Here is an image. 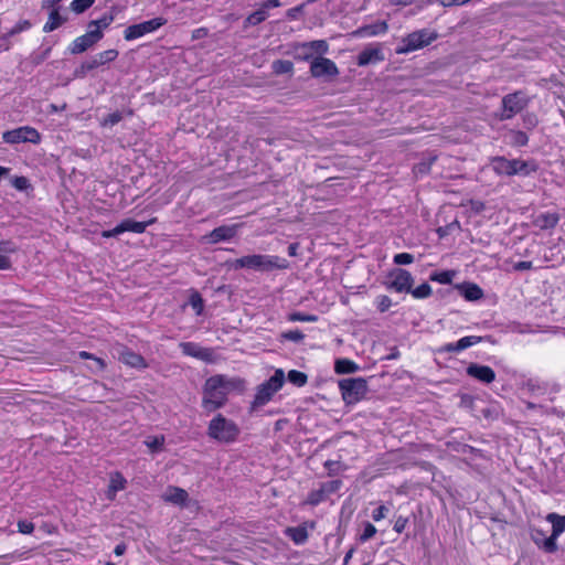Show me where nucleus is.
Instances as JSON below:
<instances>
[{"instance_id": "1", "label": "nucleus", "mask_w": 565, "mask_h": 565, "mask_svg": "<svg viewBox=\"0 0 565 565\" xmlns=\"http://www.w3.org/2000/svg\"><path fill=\"white\" fill-rule=\"evenodd\" d=\"M246 382L238 376L216 374L206 379L202 387V407L212 413L222 408L227 403V396L232 392L245 391Z\"/></svg>"}, {"instance_id": "2", "label": "nucleus", "mask_w": 565, "mask_h": 565, "mask_svg": "<svg viewBox=\"0 0 565 565\" xmlns=\"http://www.w3.org/2000/svg\"><path fill=\"white\" fill-rule=\"evenodd\" d=\"M231 267L235 270L247 268L269 273L277 269H287L289 262L276 255L253 254L235 259L232 262Z\"/></svg>"}, {"instance_id": "3", "label": "nucleus", "mask_w": 565, "mask_h": 565, "mask_svg": "<svg viewBox=\"0 0 565 565\" xmlns=\"http://www.w3.org/2000/svg\"><path fill=\"white\" fill-rule=\"evenodd\" d=\"M241 435L238 425L222 414H216L209 423L207 436L221 444H233Z\"/></svg>"}, {"instance_id": "4", "label": "nucleus", "mask_w": 565, "mask_h": 565, "mask_svg": "<svg viewBox=\"0 0 565 565\" xmlns=\"http://www.w3.org/2000/svg\"><path fill=\"white\" fill-rule=\"evenodd\" d=\"M284 382L285 373L281 369H277L267 381L257 386L249 411L255 412L259 407L269 403L273 396L282 387Z\"/></svg>"}, {"instance_id": "5", "label": "nucleus", "mask_w": 565, "mask_h": 565, "mask_svg": "<svg viewBox=\"0 0 565 565\" xmlns=\"http://www.w3.org/2000/svg\"><path fill=\"white\" fill-rule=\"evenodd\" d=\"M438 38L437 32L422 29L409 33L402 40V43L395 49L397 54L409 53L429 45Z\"/></svg>"}, {"instance_id": "6", "label": "nucleus", "mask_w": 565, "mask_h": 565, "mask_svg": "<svg viewBox=\"0 0 565 565\" xmlns=\"http://www.w3.org/2000/svg\"><path fill=\"white\" fill-rule=\"evenodd\" d=\"M118 55L119 52L115 49H109L99 52L94 56L87 58L78 67H76L74 71V76L77 78H84L87 76L89 72L115 61L118 57Z\"/></svg>"}, {"instance_id": "7", "label": "nucleus", "mask_w": 565, "mask_h": 565, "mask_svg": "<svg viewBox=\"0 0 565 565\" xmlns=\"http://www.w3.org/2000/svg\"><path fill=\"white\" fill-rule=\"evenodd\" d=\"M530 98L521 90L508 94L502 98V111L499 116L501 120L513 118L527 107Z\"/></svg>"}, {"instance_id": "8", "label": "nucleus", "mask_w": 565, "mask_h": 565, "mask_svg": "<svg viewBox=\"0 0 565 565\" xmlns=\"http://www.w3.org/2000/svg\"><path fill=\"white\" fill-rule=\"evenodd\" d=\"M342 398L347 404H355L366 393L367 386L363 379H343L339 382Z\"/></svg>"}, {"instance_id": "9", "label": "nucleus", "mask_w": 565, "mask_h": 565, "mask_svg": "<svg viewBox=\"0 0 565 565\" xmlns=\"http://www.w3.org/2000/svg\"><path fill=\"white\" fill-rule=\"evenodd\" d=\"M2 139L7 143L15 145L21 142H30L38 145L41 142V134L33 127L22 126L2 134Z\"/></svg>"}, {"instance_id": "10", "label": "nucleus", "mask_w": 565, "mask_h": 565, "mask_svg": "<svg viewBox=\"0 0 565 565\" xmlns=\"http://www.w3.org/2000/svg\"><path fill=\"white\" fill-rule=\"evenodd\" d=\"M167 23V19L158 17L141 23L132 24L126 28L124 38L126 41H132L148 33L154 32Z\"/></svg>"}, {"instance_id": "11", "label": "nucleus", "mask_w": 565, "mask_h": 565, "mask_svg": "<svg viewBox=\"0 0 565 565\" xmlns=\"http://www.w3.org/2000/svg\"><path fill=\"white\" fill-rule=\"evenodd\" d=\"M341 487L342 481L340 479L322 482L318 489H313L308 493L305 503L311 507H317L321 502L326 501L329 495L338 492Z\"/></svg>"}, {"instance_id": "12", "label": "nucleus", "mask_w": 565, "mask_h": 565, "mask_svg": "<svg viewBox=\"0 0 565 565\" xmlns=\"http://www.w3.org/2000/svg\"><path fill=\"white\" fill-rule=\"evenodd\" d=\"M157 218L152 217L147 222H137L131 218H126L121 221L116 227L113 230H107L102 232V236L105 238L118 236L125 232H132L137 234L143 233L149 225L156 223Z\"/></svg>"}, {"instance_id": "13", "label": "nucleus", "mask_w": 565, "mask_h": 565, "mask_svg": "<svg viewBox=\"0 0 565 565\" xmlns=\"http://www.w3.org/2000/svg\"><path fill=\"white\" fill-rule=\"evenodd\" d=\"M104 38L100 30L89 29L85 34L76 38L70 45L68 50L72 54H81L93 47Z\"/></svg>"}, {"instance_id": "14", "label": "nucleus", "mask_w": 565, "mask_h": 565, "mask_svg": "<svg viewBox=\"0 0 565 565\" xmlns=\"http://www.w3.org/2000/svg\"><path fill=\"white\" fill-rule=\"evenodd\" d=\"M179 348L184 355L198 359L205 363H214L216 360L215 351L212 348H204L195 342H181L179 343Z\"/></svg>"}, {"instance_id": "15", "label": "nucleus", "mask_w": 565, "mask_h": 565, "mask_svg": "<svg viewBox=\"0 0 565 565\" xmlns=\"http://www.w3.org/2000/svg\"><path fill=\"white\" fill-rule=\"evenodd\" d=\"M546 520L552 523V534L544 541L545 552L555 553L557 551L556 540L565 531V515L550 513Z\"/></svg>"}, {"instance_id": "16", "label": "nucleus", "mask_w": 565, "mask_h": 565, "mask_svg": "<svg viewBox=\"0 0 565 565\" xmlns=\"http://www.w3.org/2000/svg\"><path fill=\"white\" fill-rule=\"evenodd\" d=\"M310 73L313 77L317 78L335 77L339 74V70L332 60L318 56L311 61Z\"/></svg>"}, {"instance_id": "17", "label": "nucleus", "mask_w": 565, "mask_h": 565, "mask_svg": "<svg viewBox=\"0 0 565 565\" xmlns=\"http://www.w3.org/2000/svg\"><path fill=\"white\" fill-rule=\"evenodd\" d=\"M114 351L117 354V359L121 363H124L130 367H135V369L148 367V364L142 355L134 352L131 349H129L128 347H126L124 344L115 345Z\"/></svg>"}, {"instance_id": "18", "label": "nucleus", "mask_w": 565, "mask_h": 565, "mask_svg": "<svg viewBox=\"0 0 565 565\" xmlns=\"http://www.w3.org/2000/svg\"><path fill=\"white\" fill-rule=\"evenodd\" d=\"M414 278L412 274L405 269L391 270V288L397 292H408L412 290Z\"/></svg>"}, {"instance_id": "19", "label": "nucleus", "mask_w": 565, "mask_h": 565, "mask_svg": "<svg viewBox=\"0 0 565 565\" xmlns=\"http://www.w3.org/2000/svg\"><path fill=\"white\" fill-rule=\"evenodd\" d=\"M238 228V224L222 225L205 235L203 239L209 244H217L220 242L230 241L236 236Z\"/></svg>"}, {"instance_id": "20", "label": "nucleus", "mask_w": 565, "mask_h": 565, "mask_svg": "<svg viewBox=\"0 0 565 565\" xmlns=\"http://www.w3.org/2000/svg\"><path fill=\"white\" fill-rule=\"evenodd\" d=\"M493 172L498 175H515V159L509 160L503 156H497L490 159Z\"/></svg>"}, {"instance_id": "21", "label": "nucleus", "mask_w": 565, "mask_h": 565, "mask_svg": "<svg viewBox=\"0 0 565 565\" xmlns=\"http://www.w3.org/2000/svg\"><path fill=\"white\" fill-rule=\"evenodd\" d=\"M467 374L482 383H492L495 380V372L488 365L470 363L467 367Z\"/></svg>"}, {"instance_id": "22", "label": "nucleus", "mask_w": 565, "mask_h": 565, "mask_svg": "<svg viewBox=\"0 0 565 565\" xmlns=\"http://www.w3.org/2000/svg\"><path fill=\"white\" fill-rule=\"evenodd\" d=\"M300 50L302 52V58L308 61L313 58V54H326L329 51V45L326 40H315L310 42H305L300 45Z\"/></svg>"}, {"instance_id": "23", "label": "nucleus", "mask_w": 565, "mask_h": 565, "mask_svg": "<svg viewBox=\"0 0 565 565\" xmlns=\"http://www.w3.org/2000/svg\"><path fill=\"white\" fill-rule=\"evenodd\" d=\"M385 56L383 51L377 46H367L358 55V65L365 66L384 61Z\"/></svg>"}, {"instance_id": "24", "label": "nucleus", "mask_w": 565, "mask_h": 565, "mask_svg": "<svg viewBox=\"0 0 565 565\" xmlns=\"http://www.w3.org/2000/svg\"><path fill=\"white\" fill-rule=\"evenodd\" d=\"M481 341H482V338L478 337V335L463 337L455 343L445 344L440 349V352H449V353L460 352V351L466 350Z\"/></svg>"}, {"instance_id": "25", "label": "nucleus", "mask_w": 565, "mask_h": 565, "mask_svg": "<svg viewBox=\"0 0 565 565\" xmlns=\"http://www.w3.org/2000/svg\"><path fill=\"white\" fill-rule=\"evenodd\" d=\"M162 499L166 502H170L177 505L184 507L186 505V501L189 499L188 492L179 487L169 486L166 492L162 495Z\"/></svg>"}, {"instance_id": "26", "label": "nucleus", "mask_w": 565, "mask_h": 565, "mask_svg": "<svg viewBox=\"0 0 565 565\" xmlns=\"http://www.w3.org/2000/svg\"><path fill=\"white\" fill-rule=\"evenodd\" d=\"M559 222V215L557 213H540L534 216L533 225L539 227L540 230H552Z\"/></svg>"}, {"instance_id": "27", "label": "nucleus", "mask_w": 565, "mask_h": 565, "mask_svg": "<svg viewBox=\"0 0 565 565\" xmlns=\"http://www.w3.org/2000/svg\"><path fill=\"white\" fill-rule=\"evenodd\" d=\"M285 534L289 537L296 545H302L308 540V530L306 525H298L292 527H287L285 530Z\"/></svg>"}, {"instance_id": "28", "label": "nucleus", "mask_w": 565, "mask_h": 565, "mask_svg": "<svg viewBox=\"0 0 565 565\" xmlns=\"http://www.w3.org/2000/svg\"><path fill=\"white\" fill-rule=\"evenodd\" d=\"M437 160V156L434 154V153H427L425 157H423V159L417 163L415 164V167L413 168V171L415 173V175L418 178V177H423L427 173L430 172V169H431V166L435 163V161Z\"/></svg>"}, {"instance_id": "29", "label": "nucleus", "mask_w": 565, "mask_h": 565, "mask_svg": "<svg viewBox=\"0 0 565 565\" xmlns=\"http://www.w3.org/2000/svg\"><path fill=\"white\" fill-rule=\"evenodd\" d=\"M51 12L49 14V20L43 26V32L50 33L57 28H60L63 23L66 22V18L60 14L58 8H51Z\"/></svg>"}, {"instance_id": "30", "label": "nucleus", "mask_w": 565, "mask_h": 565, "mask_svg": "<svg viewBox=\"0 0 565 565\" xmlns=\"http://www.w3.org/2000/svg\"><path fill=\"white\" fill-rule=\"evenodd\" d=\"M539 170V166L534 160H521L515 159V174L520 175H530L533 172H536Z\"/></svg>"}, {"instance_id": "31", "label": "nucleus", "mask_w": 565, "mask_h": 565, "mask_svg": "<svg viewBox=\"0 0 565 565\" xmlns=\"http://www.w3.org/2000/svg\"><path fill=\"white\" fill-rule=\"evenodd\" d=\"M359 366L349 359H338L334 363V371L338 374H351L356 372Z\"/></svg>"}, {"instance_id": "32", "label": "nucleus", "mask_w": 565, "mask_h": 565, "mask_svg": "<svg viewBox=\"0 0 565 565\" xmlns=\"http://www.w3.org/2000/svg\"><path fill=\"white\" fill-rule=\"evenodd\" d=\"M483 296L482 289L476 284H467L463 286V297L469 301L481 299Z\"/></svg>"}, {"instance_id": "33", "label": "nucleus", "mask_w": 565, "mask_h": 565, "mask_svg": "<svg viewBox=\"0 0 565 565\" xmlns=\"http://www.w3.org/2000/svg\"><path fill=\"white\" fill-rule=\"evenodd\" d=\"M114 19V14H104L100 19L90 21L88 29L100 30L103 32L104 29H107L113 23Z\"/></svg>"}, {"instance_id": "34", "label": "nucleus", "mask_w": 565, "mask_h": 565, "mask_svg": "<svg viewBox=\"0 0 565 565\" xmlns=\"http://www.w3.org/2000/svg\"><path fill=\"white\" fill-rule=\"evenodd\" d=\"M267 17H268L267 11L260 6V8L257 11L250 13L246 18L245 24L246 25H257V24L264 22L267 19Z\"/></svg>"}, {"instance_id": "35", "label": "nucleus", "mask_w": 565, "mask_h": 565, "mask_svg": "<svg viewBox=\"0 0 565 565\" xmlns=\"http://www.w3.org/2000/svg\"><path fill=\"white\" fill-rule=\"evenodd\" d=\"M529 142L527 135L522 130L510 131V143L514 147H524Z\"/></svg>"}, {"instance_id": "36", "label": "nucleus", "mask_w": 565, "mask_h": 565, "mask_svg": "<svg viewBox=\"0 0 565 565\" xmlns=\"http://www.w3.org/2000/svg\"><path fill=\"white\" fill-rule=\"evenodd\" d=\"M287 320L290 322H316L318 321V316L310 315V313H303L300 311L290 312L287 316Z\"/></svg>"}, {"instance_id": "37", "label": "nucleus", "mask_w": 565, "mask_h": 565, "mask_svg": "<svg viewBox=\"0 0 565 565\" xmlns=\"http://www.w3.org/2000/svg\"><path fill=\"white\" fill-rule=\"evenodd\" d=\"M127 480L122 476V473L116 471L110 475L109 484L111 487V491H120L126 488Z\"/></svg>"}, {"instance_id": "38", "label": "nucleus", "mask_w": 565, "mask_h": 565, "mask_svg": "<svg viewBox=\"0 0 565 565\" xmlns=\"http://www.w3.org/2000/svg\"><path fill=\"white\" fill-rule=\"evenodd\" d=\"M287 379L291 384H294L298 387L306 385V383L308 381L307 374H305L303 372L297 371V370L289 371Z\"/></svg>"}, {"instance_id": "39", "label": "nucleus", "mask_w": 565, "mask_h": 565, "mask_svg": "<svg viewBox=\"0 0 565 565\" xmlns=\"http://www.w3.org/2000/svg\"><path fill=\"white\" fill-rule=\"evenodd\" d=\"M294 70V64L288 60H277L273 63V71L276 74H287L291 73Z\"/></svg>"}, {"instance_id": "40", "label": "nucleus", "mask_w": 565, "mask_h": 565, "mask_svg": "<svg viewBox=\"0 0 565 565\" xmlns=\"http://www.w3.org/2000/svg\"><path fill=\"white\" fill-rule=\"evenodd\" d=\"M416 299H425L431 295V287L427 282H423L417 288H413L408 291Z\"/></svg>"}, {"instance_id": "41", "label": "nucleus", "mask_w": 565, "mask_h": 565, "mask_svg": "<svg viewBox=\"0 0 565 565\" xmlns=\"http://www.w3.org/2000/svg\"><path fill=\"white\" fill-rule=\"evenodd\" d=\"M95 0H73L71 2V10L77 14L85 12L94 4Z\"/></svg>"}, {"instance_id": "42", "label": "nucleus", "mask_w": 565, "mask_h": 565, "mask_svg": "<svg viewBox=\"0 0 565 565\" xmlns=\"http://www.w3.org/2000/svg\"><path fill=\"white\" fill-rule=\"evenodd\" d=\"M454 273L450 270H443L430 275V280L439 284H450L452 281Z\"/></svg>"}, {"instance_id": "43", "label": "nucleus", "mask_w": 565, "mask_h": 565, "mask_svg": "<svg viewBox=\"0 0 565 565\" xmlns=\"http://www.w3.org/2000/svg\"><path fill=\"white\" fill-rule=\"evenodd\" d=\"M31 28L29 20L19 21L3 38L4 40Z\"/></svg>"}, {"instance_id": "44", "label": "nucleus", "mask_w": 565, "mask_h": 565, "mask_svg": "<svg viewBox=\"0 0 565 565\" xmlns=\"http://www.w3.org/2000/svg\"><path fill=\"white\" fill-rule=\"evenodd\" d=\"M121 119H122V114L117 110L115 113L109 114L105 118H103V120L100 121V125L103 127H107V126L113 127V126L117 125Z\"/></svg>"}, {"instance_id": "45", "label": "nucleus", "mask_w": 565, "mask_h": 565, "mask_svg": "<svg viewBox=\"0 0 565 565\" xmlns=\"http://www.w3.org/2000/svg\"><path fill=\"white\" fill-rule=\"evenodd\" d=\"M281 339L292 341V342H300L305 339V334L296 329V330H289L281 333Z\"/></svg>"}, {"instance_id": "46", "label": "nucleus", "mask_w": 565, "mask_h": 565, "mask_svg": "<svg viewBox=\"0 0 565 565\" xmlns=\"http://www.w3.org/2000/svg\"><path fill=\"white\" fill-rule=\"evenodd\" d=\"M375 533H376L375 526L367 522V523H365L362 533H360V535H359V541L364 543V542L369 541L370 539H372L375 535Z\"/></svg>"}, {"instance_id": "47", "label": "nucleus", "mask_w": 565, "mask_h": 565, "mask_svg": "<svg viewBox=\"0 0 565 565\" xmlns=\"http://www.w3.org/2000/svg\"><path fill=\"white\" fill-rule=\"evenodd\" d=\"M531 539L537 547L545 551L544 541L547 537H545V533L542 530H539V529L532 530Z\"/></svg>"}, {"instance_id": "48", "label": "nucleus", "mask_w": 565, "mask_h": 565, "mask_svg": "<svg viewBox=\"0 0 565 565\" xmlns=\"http://www.w3.org/2000/svg\"><path fill=\"white\" fill-rule=\"evenodd\" d=\"M145 444H146V446L150 450L158 451V450H160L163 447L164 437L163 436H161V437H153V438L147 439L145 441Z\"/></svg>"}, {"instance_id": "49", "label": "nucleus", "mask_w": 565, "mask_h": 565, "mask_svg": "<svg viewBox=\"0 0 565 565\" xmlns=\"http://www.w3.org/2000/svg\"><path fill=\"white\" fill-rule=\"evenodd\" d=\"M393 260L397 265H408L414 262V255L409 253L396 254Z\"/></svg>"}, {"instance_id": "50", "label": "nucleus", "mask_w": 565, "mask_h": 565, "mask_svg": "<svg viewBox=\"0 0 565 565\" xmlns=\"http://www.w3.org/2000/svg\"><path fill=\"white\" fill-rule=\"evenodd\" d=\"M454 228H460V224L458 221L451 222L446 226H440L437 228V234L440 238L447 236Z\"/></svg>"}, {"instance_id": "51", "label": "nucleus", "mask_w": 565, "mask_h": 565, "mask_svg": "<svg viewBox=\"0 0 565 565\" xmlns=\"http://www.w3.org/2000/svg\"><path fill=\"white\" fill-rule=\"evenodd\" d=\"M18 531L22 534H31L34 531V524L26 520L18 521Z\"/></svg>"}, {"instance_id": "52", "label": "nucleus", "mask_w": 565, "mask_h": 565, "mask_svg": "<svg viewBox=\"0 0 565 565\" xmlns=\"http://www.w3.org/2000/svg\"><path fill=\"white\" fill-rule=\"evenodd\" d=\"M12 185L19 191H24L30 186V183L25 177H15L12 180Z\"/></svg>"}, {"instance_id": "53", "label": "nucleus", "mask_w": 565, "mask_h": 565, "mask_svg": "<svg viewBox=\"0 0 565 565\" xmlns=\"http://www.w3.org/2000/svg\"><path fill=\"white\" fill-rule=\"evenodd\" d=\"M79 356H81L82 359H85V360H87V359H92V360H94V361L98 364V366H99V369H100V370H104V369L106 367V363L104 362V360H103V359L97 358V356H95L94 354H92V353H89V352L81 351V352H79Z\"/></svg>"}, {"instance_id": "54", "label": "nucleus", "mask_w": 565, "mask_h": 565, "mask_svg": "<svg viewBox=\"0 0 565 565\" xmlns=\"http://www.w3.org/2000/svg\"><path fill=\"white\" fill-rule=\"evenodd\" d=\"M324 468L328 470L329 476H334L339 472L340 462L334 460H327L324 462Z\"/></svg>"}, {"instance_id": "55", "label": "nucleus", "mask_w": 565, "mask_h": 565, "mask_svg": "<svg viewBox=\"0 0 565 565\" xmlns=\"http://www.w3.org/2000/svg\"><path fill=\"white\" fill-rule=\"evenodd\" d=\"M191 305L193 309L196 310V313H201L203 310V300L200 295H195L191 298Z\"/></svg>"}, {"instance_id": "56", "label": "nucleus", "mask_w": 565, "mask_h": 565, "mask_svg": "<svg viewBox=\"0 0 565 565\" xmlns=\"http://www.w3.org/2000/svg\"><path fill=\"white\" fill-rule=\"evenodd\" d=\"M385 511H386L385 505H380L376 509H374L373 512H372L373 520L374 521H380V520L384 519L385 518Z\"/></svg>"}, {"instance_id": "57", "label": "nucleus", "mask_w": 565, "mask_h": 565, "mask_svg": "<svg viewBox=\"0 0 565 565\" xmlns=\"http://www.w3.org/2000/svg\"><path fill=\"white\" fill-rule=\"evenodd\" d=\"M523 121L527 128H534L537 125V118L533 114H526L523 117Z\"/></svg>"}, {"instance_id": "58", "label": "nucleus", "mask_w": 565, "mask_h": 565, "mask_svg": "<svg viewBox=\"0 0 565 565\" xmlns=\"http://www.w3.org/2000/svg\"><path fill=\"white\" fill-rule=\"evenodd\" d=\"M260 6L266 10L268 11L269 9H273V8H278L281 6L280 3V0H265L260 3Z\"/></svg>"}, {"instance_id": "59", "label": "nucleus", "mask_w": 565, "mask_h": 565, "mask_svg": "<svg viewBox=\"0 0 565 565\" xmlns=\"http://www.w3.org/2000/svg\"><path fill=\"white\" fill-rule=\"evenodd\" d=\"M407 524V519H404V518H398L396 521H395V524H394V530L397 532V533H402L405 529Z\"/></svg>"}, {"instance_id": "60", "label": "nucleus", "mask_w": 565, "mask_h": 565, "mask_svg": "<svg viewBox=\"0 0 565 565\" xmlns=\"http://www.w3.org/2000/svg\"><path fill=\"white\" fill-rule=\"evenodd\" d=\"M532 268V262H526V260H522V262H518L516 264H514V269L515 270H529Z\"/></svg>"}, {"instance_id": "61", "label": "nucleus", "mask_w": 565, "mask_h": 565, "mask_svg": "<svg viewBox=\"0 0 565 565\" xmlns=\"http://www.w3.org/2000/svg\"><path fill=\"white\" fill-rule=\"evenodd\" d=\"M361 35H375L377 34L376 26H365L358 31Z\"/></svg>"}, {"instance_id": "62", "label": "nucleus", "mask_w": 565, "mask_h": 565, "mask_svg": "<svg viewBox=\"0 0 565 565\" xmlns=\"http://www.w3.org/2000/svg\"><path fill=\"white\" fill-rule=\"evenodd\" d=\"M61 1H62V0H43V1H42V8H43V9L57 8L56 6H57Z\"/></svg>"}, {"instance_id": "63", "label": "nucleus", "mask_w": 565, "mask_h": 565, "mask_svg": "<svg viewBox=\"0 0 565 565\" xmlns=\"http://www.w3.org/2000/svg\"><path fill=\"white\" fill-rule=\"evenodd\" d=\"M302 10V4L301 6H298V7H295V8H291L287 11V17L289 19H296L297 14Z\"/></svg>"}, {"instance_id": "64", "label": "nucleus", "mask_w": 565, "mask_h": 565, "mask_svg": "<svg viewBox=\"0 0 565 565\" xmlns=\"http://www.w3.org/2000/svg\"><path fill=\"white\" fill-rule=\"evenodd\" d=\"M126 550H127L126 544H125V543H119V544H117V545L115 546V548H114V553H115V555H117V556H121L122 554H125Z\"/></svg>"}]
</instances>
